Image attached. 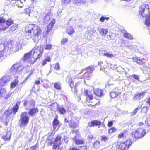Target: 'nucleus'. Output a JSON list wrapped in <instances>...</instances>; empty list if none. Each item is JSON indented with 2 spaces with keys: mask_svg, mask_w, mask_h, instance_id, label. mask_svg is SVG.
I'll return each instance as SVG.
<instances>
[{
  "mask_svg": "<svg viewBox=\"0 0 150 150\" xmlns=\"http://www.w3.org/2000/svg\"><path fill=\"white\" fill-rule=\"evenodd\" d=\"M64 142L66 143H67L68 142V138L66 136H64Z\"/></svg>",
  "mask_w": 150,
  "mask_h": 150,
  "instance_id": "64",
  "label": "nucleus"
},
{
  "mask_svg": "<svg viewBox=\"0 0 150 150\" xmlns=\"http://www.w3.org/2000/svg\"><path fill=\"white\" fill-rule=\"evenodd\" d=\"M144 60V58H141L140 59L139 58L137 63L139 64H142L144 62H143Z\"/></svg>",
  "mask_w": 150,
  "mask_h": 150,
  "instance_id": "49",
  "label": "nucleus"
},
{
  "mask_svg": "<svg viewBox=\"0 0 150 150\" xmlns=\"http://www.w3.org/2000/svg\"><path fill=\"white\" fill-rule=\"evenodd\" d=\"M7 90L6 89L1 88H0V99L3 97L5 100H8L12 94L13 92L10 91L6 93Z\"/></svg>",
  "mask_w": 150,
  "mask_h": 150,
  "instance_id": "10",
  "label": "nucleus"
},
{
  "mask_svg": "<svg viewBox=\"0 0 150 150\" xmlns=\"http://www.w3.org/2000/svg\"><path fill=\"white\" fill-rule=\"evenodd\" d=\"M8 114V111H6L5 112V113L4 114V115H3L2 116H1L0 119L1 120H6L9 116L7 115Z\"/></svg>",
  "mask_w": 150,
  "mask_h": 150,
  "instance_id": "40",
  "label": "nucleus"
},
{
  "mask_svg": "<svg viewBox=\"0 0 150 150\" xmlns=\"http://www.w3.org/2000/svg\"><path fill=\"white\" fill-rule=\"evenodd\" d=\"M26 0H13V3H16L18 7L21 8L23 6V4L24 3Z\"/></svg>",
  "mask_w": 150,
  "mask_h": 150,
  "instance_id": "20",
  "label": "nucleus"
},
{
  "mask_svg": "<svg viewBox=\"0 0 150 150\" xmlns=\"http://www.w3.org/2000/svg\"><path fill=\"white\" fill-rule=\"evenodd\" d=\"M68 41V38H63L61 40V43L63 45H65Z\"/></svg>",
  "mask_w": 150,
  "mask_h": 150,
  "instance_id": "43",
  "label": "nucleus"
},
{
  "mask_svg": "<svg viewBox=\"0 0 150 150\" xmlns=\"http://www.w3.org/2000/svg\"><path fill=\"white\" fill-rule=\"evenodd\" d=\"M52 47V45L50 44H44L42 48L41 46H35L30 52L25 54L21 60L23 61L24 65L29 67L33 64L38 59L42 56L43 49L50 50Z\"/></svg>",
  "mask_w": 150,
  "mask_h": 150,
  "instance_id": "1",
  "label": "nucleus"
},
{
  "mask_svg": "<svg viewBox=\"0 0 150 150\" xmlns=\"http://www.w3.org/2000/svg\"><path fill=\"white\" fill-rule=\"evenodd\" d=\"M18 106L17 105V104H16L15 107L13 108V111L14 114H15L18 111Z\"/></svg>",
  "mask_w": 150,
  "mask_h": 150,
  "instance_id": "50",
  "label": "nucleus"
},
{
  "mask_svg": "<svg viewBox=\"0 0 150 150\" xmlns=\"http://www.w3.org/2000/svg\"><path fill=\"white\" fill-rule=\"evenodd\" d=\"M97 30L99 33L103 36H105L108 32L107 29L102 28L100 27L98 28Z\"/></svg>",
  "mask_w": 150,
  "mask_h": 150,
  "instance_id": "19",
  "label": "nucleus"
},
{
  "mask_svg": "<svg viewBox=\"0 0 150 150\" xmlns=\"http://www.w3.org/2000/svg\"><path fill=\"white\" fill-rule=\"evenodd\" d=\"M23 68V67L20 64H16L12 66L10 71L13 74L18 75L21 73Z\"/></svg>",
  "mask_w": 150,
  "mask_h": 150,
  "instance_id": "6",
  "label": "nucleus"
},
{
  "mask_svg": "<svg viewBox=\"0 0 150 150\" xmlns=\"http://www.w3.org/2000/svg\"><path fill=\"white\" fill-rule=\"evenodd\" d=\"M146 105L147 107L150 106V98H148L146 102Z\"/></svg>",
  "mask_w": 150,
  "mask_h": 150,
  "instance_id": "58",
  "label": "nucleus"
},
{
  "mask_svg": "<svg viewBox=\"0 0 150 150\" xmlns=\"http://www.w3.org/2000/svg\"><path fill=\"white\" fill-rule=\"evenodd\" d=\"M11 79V76L6 75L2 77L0 79V86H2L9 81Z\"/></svg>",
  "mask_w": 150,
  "mask_h": 150,
  "instance_id": "12",
  "label": "nucleus"
},
{
  "mask_svg": "<svg viewBox=\"0 0 150 150\" xmlns=\"http://www.w3.org/2000/svg\"><path fill=\"white\" fill-rule=\"evenodd\" d=\"M69 125L70 127L75 129L79 126V122L74 118H72Z\"/></svg>",
  "mask_w": 150,
  "mask_h": 150,
  "instance_id": "14",
  "label": "nucleus"
},
{
  "mask_svg": "<svg viewBox=\"0 0 150 150\" xmlns=\"http://www.w3.org/2000/svg\"><path fill=\"white\" fill-rule=\"evenodd\" d=\"M131 139H128L124 142H118L116 145V148L118 150H127L132 144Z\"/></svg>",
  "mask_w": 150,
  "mask_h": 150,
  "instance_id": "3",
  "label": "nucleus"
},
{
  "mask_svg": "<svg viewBox=\"0 0 150 150\" xmlns=\"http://www.w3.org/2000/svg\"><path fill=\"white\" fill-rule=\"evenodd\" d=\"M96 32V30L93 28H91L90 30H88L86 32V33L88 35L87 38L90 40L91 37H92L93 35V34Z\"/></svg>",
  "mask_w": 150,
  "mask_h": 150,
  "instance_id": "21",
  "label": "nucleus"
},
{
  "mask_svg": "<svg viewBox=\"0 0 150 150\" xmlns=\"http://www.w3.org/2000/svg\"><path fill=\"white\" fill-rule=\"evenodd\" d=\"M57 110L59 111V112L62 114H64L66 111L65 109L62 107H58L57 108Z\"/></svg>",
  "mask_w": 150,
  "mask_h": 150,
  "instance_id": "37",
  "label": "nucleus"
},
{
  "mask_svg": "<svg viewBox=\"0 0 150 150\" xmlns=\"http://www.w3.org/2000/svg\"><path fill=\"white\" fill-rule=\"evenodd\" d=\"M66 32L68 34L71 35L74 33L75 31L72 26H69L67 28Z\"/></svg>",
  "mask_w": 150,
  "mask_h": 150,
  "instance_id": "27",
  "label": "nucleus"
},
{
  "mask_svg": "<svg viewBox=\"0 0 150 150\" xmlns=\"http://www.w3.org/2000/svg\"><path fill=\"white\" fill-rule=\"evenodd\" d=\"M13 23V21L11 18L6 20L4 18L0 17V29L5 30Z\"/></svg>",
  "mask_w": 150,
  "mask_h": 150,
  "instance_id": "4",
  "label": "nucleus"
},
{
  "mask_svg": "<svg viewBox=\"0 0 150 150\" xmlns=\"http://www.w3.org/2000/svg\"><path fill=\"white\" fill-rule=\"evenodd\" d=\"M139 109V108L138 107L137 108L132 112L131 113V115L132 116L135 115Z\"/></svg>",
  "mask_w": 150,
  "mask_h": 150,
  "instance_id": "53",
  "label": "nucleus"
},
{
  "mask_svg": "<svg viewBox=\"0 0 150 150\" xmlns=\"http://www.w3.org/2000/svg\"><path fill=\"white\" fill-rule=\"evenodd\" d=\"M29 117L27 112H25L22 113L21 115L20 121L21 127H25L29 122Z\"/></svg>",
  "mask_w": 150,
  "mask_h": 150,
  "instance_id": "8",
  "label": "nucleus"
},
{
  "mask_svg": "<svg viewBox=\"0 0 150 150\" xmlns=\"http://www.w3.org/2000/svg\"><path fill=\"white\" fill-rule=\"evenodd\" d=\"M148 107H147V106L146 107H143L142 109V111H144V112H146V111H147Z\"/></svg>",
  "mask_w": 150,
  "mask_h": 150,
  "instance_id": "61",
  "label": "nucleus"
},
{
  "mask_svg": "<svg viewBox=\"0 0 150 150\" xmlns=\"http://www.w3.org/2000/svg\"><path fill=\"white\" fill-rule=\"evenodd\" d=\"M109 19V18L108 17L102 16L100 18V20L102 22H103L104 21V20H108Z\"/></svg>",
  "mask_w": 150,
  "mask_h": 150,
  "instance_id": "47",
  "label": "nucleus"
},
{
  "mask_svg": "<svg viewBox=\"0 0 150 150\" xmlns=\"http://www.w3.org/2000/svg\"><path fill=\"white\" fill-rule=\"evenodd\" d=\"M41 30L40 28L36 24H30L26 27L25 30L26 38H32L35 43H37L41 38Z\"/></svg>",
  "mask_w": 150,
  "mask_h": 150,
  "instance_id": "2",
  "label": "nucleus"
},
{
  "mask_svg": "<svg viewBox=\"0 0 150 150\" xmlns=\"http://www.w3.org/2000/svg\"><path fill=\"white\" fill-rule=\"evenodd\" d=\"M33 8L30 7L28 8L25 9L24 10V12L26 14H28L29 15L30 14L33 12Z\"/></svg>",
  "mask_w": 150,
  "mask_h": 150,
  "instance_id": "29",
  "label": "nucleus"
},
{
  "mask_svg": "<svg viewBox=\"0 0 150 150\" xmlns=\"http://www.w3.org/2000/svg\"><path fill=\"white\" fill-rule=\"evenodd\" d=\"M93 136L92 134H90L88 136V138L90 139H92L93 138Z\"/></svg>",
  "mask_w": 150,
  "mask_h": 150,
  "instance_id": "62",
  "label": "nucleus"
},
{
  "mask_svg": "<svg viewBox=\"0 0 150 150\" xmlns=\"http://www.w3.org/2000/svg\"><path fill=\"white\" fill-rule=\"evenodd\" d=\"M113 124V123L112 121H110L109 122L108 124V126L110 127L112 126Z\"/></svg>",
  "mask_w": 150,
  "mask_h": 150,
  "instance_id": "63",
  "label": "nucleus"
},
{
  "mask_svg": "<svg viewBox=\"0 0 150 150\" xmlns=\"http://www.w3.org/2000/svg\"><path fill=\"white\" fill-rule=\"evenodd\" d=\"M70 2V0H62V3L64 4H66Z\"/></svg>",
  "mask_w": 150,
  "mask_h": 150,
  "instance_id": "56",
  "label": "nucleus"
},
{
  "mask_svg": "<svg viewBox=\"0 0 150 150\" xmlns=\"http://www.w3.org/2000/svg\"><path fill=\"white\" fill-rule=\"evenodd\" d=\"M124 35L125 38L127 39H133L132 37V36L131 35L128 33H124Z\"/></svg>",
  "mask_w": 150,
  "mask_h": 150,
  "instance_id": "38",
  "label": "nucleus"
},
{
  "mask_svg": "<svg viewBox=\"0 0 150 150\" xmlns=\"http://www.w3.org/2000/svg\"><path fill=\"white\" fill-rule=\"evenodd\" d=\"M103 56H106L109 58H112L114 57L113 54L109 52H106L104 53Z\"/></svg>",
  "mask_w": 150,
  "mask_h": 150,
  "instance_id": "39",
  "label": "nucleus"
},
{
  "mask_svg": "<svg viewBox=\"0 0 150 150\" xmlns=\"http://www.w3.org/2000/svg\"><path fill=\"white\" fill-rule=\"evenodd\" d=\"M101 150H115L112 145H110L108 147L104 148Z\"/></svg>",
  "mask_w": 150,
  "mask_h": 150,
  "instance_id": "42",
  "label": "nucleus"
},
{
  "mask_svg": "<svg viewBox=\"0 0 150 150\" xmlns=\"http://www.w3.org/2000/svg\"><path fill=\"white\" fill-rule=\"evenodd\" d=\"M146 134L145 130L142 128H138L133 131L132 135L133 137L137 139L143 137Z\"/></svg>",
  "mask_w": 150,
  "mask_h": 150,
  "instance_id": "7",
  "label": "nucleus"
},
{
  "mask_svg": "<svg viewBox=\"0 0 150 150\" xmlns=\"http://www.w3.org/2000/svg\"><path fill=\"white\" fill-rule=\"evenodd\" d=\"M51 61L50 57L47 56L43 61H42L41 64V66H43L47 64V62H50Z\"/></svg>",
  "mask_w": 150,
  "mask_h": 150,
  "instance_id": "30",
  "label": "nucleus"
},
{
  "mask_svg": "<svg viewBox=\"0 0 150 150\" xmlns=\"http://www.w3.org/2000/svg\"><path fill=\"white\" fill-rule=\"evenodd\" d=\"M101 141L105 142H107L109 140V137L105 135H102L101 137Z\"/></svg>",
  "mask_w": 150,
  "mask_h": 150,
  "instance_id": "36",
  "label": "nucleus"
},
{
  "mask_svg": "<svg viewBox=\"0 0 150 150\" xmlns=\"http://www.w3.org/2000/svg\"><path fill=\"white\" fill-rule=\"evenodd\" d=\"M91 72L88 71L87 70L84 74L83 76H82L81 77V78L86 79L88 80H89L91 76Z\"/></svg>",
  "mask_w": 150,
  "mask_h": 150,
  "instance_id": "28",
  "label": "nucleus"
},
{
  "mask_svg": "<svg viewBox=\"0 0 150 150\" xmlns=\"http://www.w3.org/2000/svg\"><path fill=\"white\" fill-rule=\"evenodd\" d=\"M16 46H18V47L16 48V51H19L20 50L22 49L23 46V45H20L19 43H16Z\"/></svg>",
  "mask_w": 150,
  "mask_h": 150,
  "instance_id": "45",
  "label": "nucleus"
},
{
  "mask_svg": "<svg viewBox=\"0 0 150 150\" xmlns=\"http://www.w3.org/2000/svg\"><path fill=\"white\" fill-rule=\"evenodd\" d=\"M54 68L55 69L57 70H59L60 69V65L58 63L56 64L55 65L54 67Z\"/></svg>",
  "mask_w": 150,
  "mask_h": 150,
  "instance_id": "57",
  "label": "nucleus"
},
{
  "mask_svg": "<svg viewBox=\"0 0 150 150\" xmlns=\"http://www.w3.org/2000/svg\"><path fill=\"white\" fill-rule=\"evenodd\" d=\"M76 137H75L73 138V140L76 144H82L83 143V141L81 140L77 139Z\"/></svg>",
  "mask_w": 150,
  "mask_h": 150,
  "instance_id": "32",
  "label": "nucleus"
},
{
  "mask_svg": "<svg viewBox=\"0 0 150 150\" xmlns=\"http://www.w3.org/2000/svg\"><path fill=\"white\" fill-rule=\"evenodd\" d=\"M146 93V92L144 91L141 93H137L133 97V99L134 101L139 100L142 99Z\"/></svg>",
  "mask_w": 150,
  "mask_h": 150,
  "instance_id": "13",
  "label": "nucleus"
},
{
  "mask_svg": "<svg viewBox=\"0 0 150 150\" xmlns=\"http://www.w3.org/2000/svg\"><path fill=\"white\" fill-rule=\"evenodd\" d=\"M100 146V143L98 141L95 142L93 144L94 148L96 149H98Z\"/></svg>",
  "mask_w": 150,
  "mask_h": 150,
  "instance_id": "35",
  "label": "nucleus"
},
{
  "mask_svg": "<svg viewBox=\"0 0 150 150\" xmlns=\"http://www.w3.org/2000/svg\"><path fill=\"white\" fill-rule=\"evenodd\" d=\"M75 20L74 18H71L69 19L68 22L67 23V25H72L73 23V22L74 20Z\"/></svg>",
  "mask_w": 150,
  "mask_h": 150,
  "instance_id": "55",
  "label": "nucleus"
},
{
  "mask_svg": "<svg viewBox=\"0 0 150 150\" xmlns=\"http://www.w3.org/2000/svg\"><path fill=\"white\" fill-rule=\"evenodd\" d=\"M94 68L95 67L94 66H91L88 68L87 70L91 73L94 70Z\"/></svg>",
  "mask_w": 150,
  "mask_h": 150,
  "instance_id": "44",
  "label": "nucleus"
},
{
  "mask_svg": "<svg viewBox=\"0 0 150 150\" xmlns=\"http://www.w3.org/2000/svg\"><path fill=\"white\" fill-rule=\"evenodd\" d=\"M126 132H127L125 131L121 132L118 135V138H121L125 137L127 136Z\"/></svg>",
  "mask_w": 150,
  "mask_h": 150,
  "instance_id": "34",
  "label": "nucleus"
},
{
  "mask_svg": "<svg viewBox=\"0 0 150 150\" xmlns=\"http://www.w3.org/2000/svg\"><path fill=\"white\" fill-rule=\"evenodd\" d=\"M117 130V129L114 127H113L109 130L108 133L109 134H112L113 132H116Z\"/></svg>",
  "mask_w": 150,
  "mask_h": 150,
  "instance_id": "51",
  "label": "nucleus"
},
{
  "mask_svg": "<svg viewBox=\"0 0 150 150\" xmlns=\"http://www.w3.org/2000/svg\"><path fill=\"white\" fill-rule=\"evenodd\" d=\"M55 22V20L53 19L48 25V29L49 30H51Z\"/></svg>",
  "mask_w": 150,
  "mask_h": 150,
  "instance_id": "31",
  "label": "nucleus"
},
{
  "mask_svg": "<svg viewBox=\"0 0 150 150\" xmlns=\"http://www.w3.org/2000/svg\"><path fill=\"white\" fill-rule=\"evenodd\" d=\"M76 79H79V77L77 76H75V78L72 77L71 78L69 76H68L66 79V80L68 82L70 86L72 88L74 87V82H73V79H74V81H76Z\"/></svg>",
  "mask_w": 150,
  "mask_h": 150,
  "instance_id": "15",
  "label": "nucleus"
},
{
  "mask_svg": "<svg viewBox=\"0 0 150 150\" xmlns=\"http://www.w3.org/2000/svg\"><path fill=\"white\" fill-rule=\"evenodd\" d=\"M73 3L74 4L79 5L81 4L80 0H74Z\"/></svg>",
  "mask_w": 150,
  "mask_h": 150,
  "instance_id": "54",
  "label": "nucleus"
},
{
  "mask_svg": "<svg viewBox=\"0 0 150 150\" xmlns=\"http://www.w3.org/2000/svg\"><path fill=\"white\" fill-rule=\"evenodd\" d=\"M16 76L17 77V78L15 79L14 81H12L11 83L10 87L11 89L14 88L17 85L18 83V80L17 79L18 76Z\"/></svg>",
  "mask_w": 150,
  "mask_h": 150,
  "instance_id": "26",
  "label": "nucleus"
},
{
  "mask_svg": "<svg viewBox=\"0 0 150 150\" xmlns=\"http://www.w3.org/2000/svg\"><path fill=\"white\" fill-rule=\"evenodd\" d=\"M120 94V92L118 88H115L114 91L110 93V96L112 98H114Z\"/></svg>",
  "mask_w": 150,
  "mask_h": 150,
  "instance_id": "18",
  "label": "nucleus"
},
{
  "mask_svg": "<svg viewBox=\"0 0 150 150\" xmlns=\"http://www.w3.org/2000/svg\"><path fill=\"white\" fill-rule=\"evenodd\" d=\"M94 94L98 96H101L103 95V91L100 89H96L93 91Z\"/></svg>",
  "mask_w": 150,
  "mask_h": 150,
  "instance_id": "25",
  "label": "nucleus"
},
{
  "mask_svg": "<svg viewBox=\"0 0 150 150\" xmlns=\"http://www.w3.org/2000/svg\"><path fill=\"white\" fill-rule=\"evenodd\" d=\"M61 124L57 119H54L53 122V125L54 130L57 127V129L60 126Z\"/></svg>",
  "mask_w": 150,
  "mask_h": 150,
  "instance_id": "24",
  "label": "nucleus"
},
{
  "mask_svg": "<svg viewBox=\"0 0 150 150\" xmlns=\"http://www.w3.org/2000/svg\"><path fill=\"white\" fill-rule=\"evenodd\" d=\"M139 14L142 17H146L150 14L149 6L147 4H142L139 8Z\"/></svg>",
  "mask_w": 150,
  "mask_h": 150,
  "instance_id": "5",
  "label": "nucleus"
},
{
  "mask_svg": "<svg viewBox=\"0 0 150 150\" xmlns=\"http://www.w3.org/2000/svg\"><path fill=\"white\" fill-rule=\"evenodd\" d=\"M11 135V132L9 131H7L3 135L2 138L4 141H9L10 140Z\"/></svg>",
  "mask_w": 150,
  "mask_h": 150,
  "instance_id": "17",
  "label": "nucleus"
},
{
  "mask_svg": "<svg viewBox=\"0 0 150 150\" xmlns=\"http://www.w3.org/2000/svg\"><path fill=\"white\" fill-rule=\"evenodd\" d=\"M51 137H48L47 139V142H48V144L49 145H51L52 143V142L51 140H50H50H49V139Z\"/></svg>",
  "mask_w": 150,
  "mask_h": 150,
  "instance_id": "59",
  "label": "nucleus"
},
{
  "mask_svg": "<svg viewBox=\"0 0 150 150\" xmlns=\"http://www.w3.org/2000/svg\"><path fill=\"white\" fill-rule=\"evenodd\" d=\"M18 28L17 25H14L10 27V29L12 31H15Z\"/></svg>",
  "mask_w": 150,
  "mask_h": 150,
  "instance_id": "52",
  "label": "nucleus"
},
{
  "mask_svg": "<svg viewBox=\"0 0 150 150\" xmlns=\"http://www.w3.org/2000/svg\"><path fill=\"white\" fill-rule=\"evenodd\" d=\"M101 122L100 121L95 120L92 121L91 122H88V125L90 127L98 126L100 125Z\"/></svg>",
  "mask_w": 150,
  "mask_h": 150,
  "instance_id": "22",
  "label": "nucleus"
},
{
  "mask_svg": "<svg viewBox=\"0 0 150 150\" xmlns=\"http://www.w3.org/2000/svg\"><path fill=\"white\" fill-rule=\"evenodd\" d=\"M145 124L148 126H150V115L148 116L145 121Z\"/></svg>",
  "mask_w": 150,
  "mask_h": 150,
  "instance_id": "41",
  "label": "nucleus"
},
{
  "mask_svg": "<svg viewBox=\"0 0 150 150\" xmlns=\"http://www.w3.org/2000/svg\"><path fill=\"white\" fill-rule=\"evenodd\" d=\"M39 112V110L37 108H34L31 109L28 112V114L31 116H33L35 114Z\"/></svg>",
  "mask_w": 150,
  "mask_h": 150,
  "instance_id": "23",
  "label": "nucleus"
},
{
  "mask_svg": "<svg viewBox=\"0 0 150 150\" xmlns=\"http://www.w3.org/2000/svg\"><path fill=\"white\" fill-rule=\"evenodd\" d=\"M115 36L114 33H111L109 35H107V39L108 40L113 39V37Z\"/></svg>",
  "mask_w": 150,
  "mask_h": 150,
  "instance_id": "46",
  "label": "nucleus"
},
{
  "mask_svg": "<svg viewBox=\"0 0 150 150\" xmlns=\"http://www.w3.org/2000/svg\"><path fill=\"white\" fill-rule=\"evenodd\" d=\"M132 76L136 80L138 81L139 80V78L138 77V76H137V75H132Z\"/></svg>",
  "mask_w": 150,
  "mask_h": 150,
  "instance_id": "60",
  "label": "nucleus"
},
{
  "mask_svg": "<svg viewBox=\"0 0 150 150\" xmlns=\"http://www.w3.org/2000/svg\"><path fill=\"white\" fill-rule=\"evenodd\" d=\"M70 134L71 136H72L73 135H77L78 134V131L76 129L72 130Z\"/></svg>",
  "mask_w": 150,
  "mask_h": 150,
  "instance_id": "48",
  "label": "nucleus"
},
{
  "mask_svg": "<svg viewBox=\"0 0 150 150\" xmlns=\"http://www.w3.org/2000/svg\"><path fill=\"white\" fill-rule=\"evenodd\" d=\"M54 87L58 90H60L61 89V84L60 83H54Z\"/></svg>",
  "mask_w": 150,
  "mask_h": 150,
  "instance_id": "33",
  "label": "nucleus"
},
{
  "mask_svg": "<svg viewBox=\"0 0 150 150\" xmlns=\"http://www.w3.org/2000/svg\"><path fill=\"white\" fill-rule=\"evenodd\" d=\"M61 135V134L58 135L55 139L53 148L55 150H60L59 145L61 144V139L62 136Z\"/></svg>",
  "mask_w": 150,
  "mask_h": 150,
  "instance_id": "11",
  "label": "nucleus"
},
{
  "mask_svg": "<svg viewBox=\"0 0 150 150\" xmlns=\"http://www.w3.org/2000/svg\"><path fill=\"white\" fill-rule=\"evenodd\" d=\"M84 94L86 97V100L90 102L93 98V95L91 91L87 90L85 89Z\"/></svg>",
  "mask_w": 150,
  "mask_h": 150,
  "instance_id": "16",
  "label": "nucleus"
},
{
  "mask_svg": "<svg viewBox=\"0 0 150 150\" xmlns=\"http://www.w3.org/2000/svg\"><path fill=\"white\" fill-rule=\"evenodd\" d=\"M11 45H8V46H5L3 44H0V58L3 57L4 55H6V53L8 54L12 51V49L11 48L10 49L8 48L11 47Z\"/></svg>",
  "mask_w": 150,
  "mask_h": 150,
  "instance_id": "9",
  "label": "nucleus"
}]
</instances>
